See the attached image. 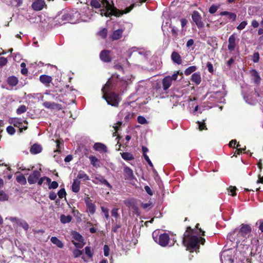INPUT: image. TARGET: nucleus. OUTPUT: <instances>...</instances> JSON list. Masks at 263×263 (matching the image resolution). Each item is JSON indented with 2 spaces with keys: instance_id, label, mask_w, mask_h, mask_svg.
<instances>
[{
  "instance_id": "nucleus-1",
  "label": "nucleus",
  "mask_w": 263,
  "mask_h": 263,
  "mask_svg": "<svg viewBox=\"0 0 263 263\" xmlns=\"http://www.w3.org/2000/svg\"><path fill=\"white\" fill-rule=\"evenodd\" d=\"M90 6L95 8H100L102 6L104 8L101 9L100 14L102 16L110 17L114 15L116 17H119L123 14H126L130 12V11L135 7V4H133L129 7H127L124 10H120L114 5H110L109 2L107 0H91L90 2Z\"/></svg>"
},
{
  "instance_id": "nucleus-2",
  "label": "nucleus",
  "mask_w": 263,
  "mask_h": 263,
  "mask_svg": "<svg viewBox=\"0 0 263 263\" xmlns=\"http://www.w3.org/2000/svg\"><path fill=\"white\" fill-rule=\"evenodd\" d=\"M194 231H185L182 238V244L190 253L199 252L200 245L205 243V239L195 235Z\"/></svg>"
},
{
  "instance_id": "nucleus-3",
  "label": "nucleus",
  "mask_w": 263,
  "mask_h": 263,
  "mask_svg": "<svg viewBox=\"0 0 263 263\" xmlns=\"http://www.w3.org/2000/svg\"><path fill=\"white\" fill-rule=\"evenodd\" d=\"M102 98L106 101L108 104L114 107H118L121 101L119 95L114 92L103 93Z\"/></svg>"
},
{
  "instance_id": "nucleus-4",
  "label": "nucleus",
  "mask_w": 263,
  "mask_h": 263,
  "mask_svg": "<svg viewBox=\"0 0 263 263\" xmlns=\"http://www.w3.org/2000/svg\"><path fill=\"white\" fill-rule=\"evenodd\" d=\"M9 122L11 124H13L14 126L19 128L20 133L23 132V130H26L27 128V125H23V123L26 125L28 124L26 120H23L21 118H14L9 120Z\"/></svg>"
},
{
  "instance_id": "nucleus-5",
  "label": "nucleus",
  "mask_w": 263,
  "mask_h": 263,
  "mask_svg": "<svg viewBox=\"0 0 263 263\" xmlns=\"http://www.w3.org/2000/svg\"><path fill=\"white\" fill-rule=\"evenodd\" d=\"M7 219L10 220L13 223V226L17 228L23 229L25 230H27L29 228L28 224L23 219L13 217L6 218Z\"/></svg>"
},
{
  "instance_id": "nucleus-6",
  "label": "nucleus",
  "mask_w": 263,
  "mask_h": 263,
  "mask_svg": "<svg viewBox=\"0 0 263 263\" xmlns=\"http://www.w3.org/2000/svg\"><path fill=\"white\" fill-rule=\"evenodd\" d=\"M155 231H154L153 233V237L155 241L157 242V237H155ZM169 240L170 236L168 234L166 233H163L160 235L158 243L162 247H165L168 245Z\"/></svg>"
},
{
  "instance_id": "nucleus-7",
  "label": "nucleus",
  "mask_w": 263,
  "mask_h": 263,
  "mask_svg": "<svg viewBox=\"0 0 263 263\" xmlns=\"http://www.w3.org/2000/svg\"><path fill=\"white\" fill-rule=\"evenodd\" d=\"M136 232L137 231H126L124 235V239L126 242L129 243V245L135 244L137 241L135 236Z\"/></svg>"
},
{
  "instance_id": "nucleus-8",
  "label": "nucleus",
  "mask_w": 263,
  "mask_h": 263,
  "mask_svg": "<svg viewBox=\"0 0 263 263\" xmlns=\"http://www.w3.org/2000/svg\"><path fill=\"white\" fill-rule=\"evenodd\" d=\"M192 18L198 28H201L204 26V24L201 21V17L198 11H194L193 12Z\"/></svg>"
},
{
  "instance_id": "nucleus-9",
  "label": "nucleus",
  "mask_w": 263,
  "mask_h": 263,
  "mask_svg": "<svg viewBox=\"0 0 263 263\" xmlns=\"http://www.w3.org/2000/svg\"><path fill=\"white\" fill-rule=\"evenodd\" d=\"M84 201L86 205L87 211L91 215L93 214L96 211V205L92 200L87 197L84 199Z\"/></svg>"
},
{
  "instance_id": "nucleus-10",
  "label": "nucleus",
  "mask_w": 263,
  "mask_h": 263,
  "mask_svg": "<svg viewBox=\"0 0 263 263\" xmlns=\"http://www.w3.org/2000/svg\"><path fill=\"white\" fill-rule=\"evenodd\" d=\"M41 176V173L37 170L34 171L28 178V182L29 184L35 183Z\"/></svg>"
},
{
  "instance_id": "nucleus-11",
  "label": "nucleus",
  "mask_w": 263,
  "mask_h": 263,
  "mask_svg": "<svg viewBox=\"0 0 263 263\" xmlns=\"http://www.w3.org/2000/svg\"><path fill=\"white\" fill-rule=\"evenodd\" d=\"M110 51L107 50H103L100 53V59L104 62L108 63L111 61L110 55Z\"/></svg>"
},
{
  "instance_id": "nucleus-12",
  "label": "nucleus",
  "mask_w": 263,
  "mask_h": 263,
  "mask_svg": "<svg viewBox=\"0 0 263 263\" xmlns=\"http://www.w3.org/2000/svg\"><path fill=\"white\" fill-rule=\"evenodd\" d=\"M43 106L46 108L52 109L61 110L62 109V106L61 104L49 101L44 102Z\"/></svg>"
},
{
  "instance_id": "nucleus-13",
  "label": "nucleus",
  "mask_w": 263,
  "mask_h": 263,
  "mask_svg": "<svg viewBox=\"0 0 263 263\" xmlns=\"http://www.w3.org/2000/svg\"><path fill=\"white\" fill-rule=\"evenodd\" d=\"M45 6L44 0H36L32 4V7L35 11L41 10Z\"/></svg>"
},
{
  "instance_id": "nucleus-14",
  "label": "nucleus",
  "mask_w": 263,
  "mask_h": 263,
  "mask_svg": "<svg viewBox=\"0 0 263 263\" xmlns=\"http://www.w3.org/2000/svg\"><path fill=\"white\" fill-rule=\"evenodd\" d=\"M123 175L126 180H131L134 178L133 170L127 166L124 168Z\"/></svg>"
},
{
  "instance_id": "nucleus-15",
  "label": "nucleus",
  "mask_w": 263,
  "mask_h": 263,
  "mask_svg": "<svg viewBox=\"0 0 263 263\" xmlns=\"http://www.w3.org/2000/svg\"><path fill=\"white\" fill-rule=\"evenodd\" d=\"M229 45L228 48L230 51H233L236 46V36L234 34H232L228 40Z\"/></svg>"
},
{
  "instance_id": "nucleus-16",
  "label": "nucleus",
  "mask_w": 263,
  "mask_h": 263,
  "mask_svg": "<svg viewBox=\"0 0 263 263\" xmlns=\"http://www.w3.org/2000/svg\"><path fill=\"white\" fill-rule=\"evenodd\" d=\"M123 30L122 29H118L114 30L110 35V38L112 40H117L121 38L122 36Z\"/></svg>"
},
{
  "instance_id": "nucleus-17",
  "label": "nucleus",
  "mask_w": 263,
  "mask_h": 263,
  "mask_svg": "<svg viewBox=\"0 0 263 263\" xmlns=\"http://www.w3.org/2000/svg\"><path fill=\"white\" fill-rule=\"evenodd\" d=\"M40 81L46 86H48L49 84L51 83L52 78L51 77L43 74L40 77Z\"/></svg>"
},
{
  "instance_id": "nucleus-18",
  "label": "nucleus",
  "mask_w": 263,
  "mask_h": 263,
  "mask_svg": "<svg viewBox=\"0 0 263 263\" xmlns=\"http://www.w3.org/2000/svg\"><path fill=\"white\" fill-rule=\"evenodd\" d=\"M162 85L164 90H167L171 86L172 82L171 80V76H166L162 80Z\"/></svg>"
},
{
  "instance_id": "nucleus-19",
  "label": "nucleus",
  "mask_w": 263,
  "mask_h": 263,
  "mask_svg": "<svg viewBox=\"0 0 263 263\" xmlns=\"http://www.w3.org/2000/svg\"><path fill=\"white\" fill-rule=\"evenodd\" d=\"M93 148L96 151L100 152H106L107 147L106 146L101 143H96L93 145Z\"/></svg>"
},
{
  "instance_id": "nucleus-20",
  "label": "nucleus",
  "mask_w": 263,
  "mask_h": 263,
  "mask_svg": "<svg viewBox=\"0 0 263 263\" xmlns=\"http://www.w3.org/2000/svg\"><path fill=\"white\" fill-rule=\"evenodd\" d=\"M42 147L41 145L35 143L31 147L30 149V153L32 154H37L41 152Z\"/></svg>"
},
{
  "instance_id": "nucleus-21",
  "label": "nucleus",
  "mask_w": 263,
  "mask_h": 263,
  "mask_svg": "<svg viewBox=\"0 0 263 263\" xmlns=\"http://www.w3.org/2000/svg\"><path fill=\"white\" fill-rule=\"evenodd\" d=\"M124 115H125L124 120L126 121H128L130 119L134 118L135 116V114L134 113L125 111V110H121L119 114V116L122 117Z\"/></svg>"
},
{
  "instance_id": "nucleus-22",
  "label": "nucleus",
  "mask_w": 263,
  "mask_h": 263,
  "mask_svg": "<svg viewBox=\"0 0 263 263\" xmlns=\"http://www.w3.org/2000/svg\"><path fill=\"white\" fill-rule=\"evenodd\" d=\"M171 58L173 61L177 64H181L182 63L181 57L177 52L174 51L172 52Z\"/></svg>"
},
{
  "instance_id": "nucleus-23",
  "label": "nucleus",
  "mask_w": 263,
  "mask_h": 263,
  "mask_svg": "<svg viewBox=\"0 0 263 263\" xmlns=\"http://www.w3.org/2000/svg\"><path fill=\"white\" fill-rule=\"evenodd\" d=\"M96 180H98L100 184H104L109 189L112 188V186L102 176H99L95 177Z\"/></svg>"
},
{
  "instance_id": "nucleus-24",
  "label": "nucleus",
  "mask_w": 263,
  "mask_h": 263,
  "mask_svg": "<svg viewBox=\"0 0 263 263\" xmlns=\"http://www.w3.org/2000/svg\"><path fill=\"white\" fill-rule=\"evenodd\" d=\"M220 15L222 16L227 15L230 20L234 21L236 18V14L234 13L228 11H222L220 13Z\"/></svg>"
},
{
  "instance_id": "nucleus-25",
  "label": "nucleus",
  "mask_w": 263,
  "mask_h": 263,
  "mask_svg": "<svg viewBox=\"0 0 263 263\" xmlns=\"http://www.w3.org/2000/svg\"><path fill=\"white\" fill-rule=\"evenodd\" d=\"M71 188L72 192L78 193L80 189V181L78 179H74Z\"/></svg>"
},
{
  "instance_id": "nucleus-26",
  "label": "nucleus",
  "mask_w": 263,
  "mask_h": 263,
  "mask_svg": "<svg viewBox=\"0 0 263 263\" xmlns=\"http://www.w3.org/2000/svg\"><path fill=\"white\" fill-rule=\"evenodd\" d=\"M251 74L253 77L254 82L257 84H259L261 79L257 71L255 69H253L251 71Z\"/></svg>"
},
{
  "instance_id": "nucleus-27",
  "label": "nucleus",
  "mask_w": 263,
  "mask_h": 263,
  "mask_svg": "<svg viewBox=\"0 0 263 263\" xmlns=\"http://www.w3.org/2000/svg\"><path fill=\"white\" fill-rule=\"evenodd\" d=\"M191 80L196 84H199L201 81V76L199 72L194 73L192 76Z\"/></svg>"
},
{
  "instance_id": "nucleus-28",
  "label": "nucleus",
  "mask_w": 263,
  "mask_h": 263,
  "mask_svg": "<svg viewBox=\"0 0 263 263\" xmlns=\"http://www.w3.org/2000/svg\"><path fill=\"white\" fill-rule=\"evenodd\" d=\"M50 241L59 248L62 249L64 247V244L63 242L55 236L52 237L50 239Z\"/></svg>"
},
{
  "instance_id": "nucleus-29",
  "label": "nucleus",
  "mask_w": 263,
  "mask_h": 263,
  "mask_svg": "<svg viewBox=\"0 0 263 263\" xmlns=\"http://www.w3.org/2000/svg\"><path fill=\"white\" fill-rule=\"evenodd\" d=\"M76 179H78V180L81 179L83 181H87L89 179V176L84 172L80 171L78 173Z\"/></svg>"
},
{
  "instance_id": "nucleus-30",
  "label": "nucleus",
  "mask_w": 263,
  "mask_h": 263,
  "mask_svg": "<svg viewBox=\"0 0 263 263\" xmlns=\"http://www.w3.org/2000/svg\"><path fill=\"white\" fill-rule=\"evenodd\" d=\"M72 217L70 215H61L60 220L63 223H68L71 221Z\"/></svg>"
},
{
  "instance_id": "nucleus-31",
  "label": "nucleus",
  "mask_w": 263,
  "mask_h": 263,
  "mask_svg": "<svg viewBox=\"0 0 263 263\" xmlns=\"http://www.w3.org/2000/svg\"><path fill=\"white\" fill-rule=\"evenodd\" d=\"M122 157L125 160H131L134 159L133 155L129 153L125 152L121 154Z\"/></svg>"
},
{
  "instance_id": "nucleus-32",
  "label": "nucleus",
  "mask_w": 263,
  "mask_h": 263,
  "mask_svg": "<svg viewBox=\"0 0 263 263\" xmlns=\"http://www.w3.org/2000/svg\"><path fill=\"white\" fill-rule=\"evenodd\" d=\"M112 86V81L111 79H109L106 82L104 86L102 88V91L103 93H106V90L109 89Z\"/></svg>"
},
{
  "instance_id": "nucleus-33",
  "label": "nucleus",
  "mask_w": 263,
  "mask_h": 263,
  "mask_svg": "<svg viewBox=\"0 0 263 263\" xmlns=\"http://www.w3.org/2000/svg\"><path fill=\"white\" fill-rule=\"evenodd\" d=\"M73 238L80 242H82L83 241V237L77 231H73Z\"/></svg>"
},
{
  "instance_id": "nucleus-34",
  "label": "nucleus",
  "mask_w": 263,
  "mask_h": 263,
  "mask_svg": "<svg viewBox=\"0 0 263 263\" xmlns=\"http://www.w3.org/2000/svg\"><path fill=\"white\" fill-rule=\"evenodd\" d=\"M8 82L12 86H15L18 83V80L15 77H10L8 78Z\"/></svg>"
},
{
  "instance_id": "nucleus-35",
  "label": "nucleus",
  "mask_w": 263,
  "mask_h": 263,
  "mask_svg": "<svg viewBox=\"0 0 263 263\" xmlns=\"http://www.w3.org/2000/svg\"><path fill=\"white\" fill-rule=\"evenodd\" d=\"M170 28H171V33H172V35L176 39H177V36H178V30L177 29V28L174 26H172V25H170Z\"/></svg>"
},
{
  "instance_id": "nucleus-36",
  "label": "nucleus",
  "mask_w": 263,
  "mask_h": 263,
  "mask_svg": "<svg viewBox=\"0 0 263 263\" xmlns=\"http://www.w3.org/2000/svg\"><path fill=\"white\" fill-rule=\"evenodd\" d=\"M197 68L195 66H192L188 67L184 71V74L186 76H189L191 74L192 72H194L196 70Z\"/></svg>"
},
{
  "instance_id": "nucleus-37",
  "label": "nucleus",
  "mask_w": 263,
  "mask_h": 263,
  "mask_svg": "<svg viewBox=\"0 0 263 263\" xmlns=\"http://www.w3.org/2000/svg\"><path fill=\"white\" fill-rule=\"evenodd\" d=\"M27 111V107L24 105H21L17 109L16 113L18 115H21L25 112Z\"/></svg>"
},
{
  "instance_id": "nucleus-38",
  "label": "nucleus",
  "mask_w": 263,
  "mask_h": 263,
  "mask_svg": "<svg viewBox=\"0 0 263 263\" xmlns=\"http://www.w3.org/2000/svg\"><path fill=\"white\" fill-rule=\"evenodd\" d=\"M8 196L2 190H0V201H5L8 200Z\"/></svg>"
},
{
  "instance_id": "nucleus-39",
  "label": "nucleus",
  "mask_w": 263,
  "mask_h": 263,
  "mask_svg": "<svg viewBox=\"0 0 263 263\" xmlns=\"http://www.w3.org/2000/svg\"><path fill=\"white\" fill-rule=\"evenodd\" d=\"M16 181L23 184H25L26 183V179L25 176L21 174L16 177Z\"/></svg>"
},
{
  "instance_id": "nucleus-40",
  "label": "nucleus",
  "mask_w": 263,
  "mask_h": 263,
  "mask_svg": "<svg viewBox=\"0 0 263 263\" xmlns=\"http://www.w3.org/2000/svg\"><path fill=\"white\" fill-rule=\"evenodd\" d=\"M118 209L114 208L111 211V215L112 217H114L116 220L119 218V215L118 214Z\"/></svg>"
},
{
  "instance_id": "nucleus-41",
  "label": "nucleus",
  "mask_w": 263,
  "mask_h": 263,
  "mask_svg": "<svg viewBox=\"0 0 263 263\" xmlns=\"http://www.w3.org/2000/svg\"><path fill=\"white\" fill-rule=\"evenodd\" d=\"M130 210L137 215H140V210L136 203L134 204V205H133V206L131 208Z\"/></svg>"
},
{
  "instance_id": "nucleus-42",
  "label": "nucleus",
  "mask_w": 263,
  "mask_h": 263,
  "mask_svg": "<svg viewBox=\"0 0 263 263\" xmlns=\"http://www.w3.org/2000/svg\"><path fill=\"white\" fill-rule=\"evenodd\" d=\"M182 75V72H180V71H177L176 72H175L172 76H171V80L172 82L173 81H176L178 79V75Z\"/></svg>"
},
{
  "instance_id": "nucleus-43",
  "label": "nucleus",
  "mask_w": 263,
  "mask_h": 263,
  "mask_svg": "<svg viewBox=\"0 0 263 263\" xmlns=\"http://www.w3.org/2000/svg\"><path fill=\"white\" fill-rule=\"evenodd\" d=\"M124 203L128 208H129L130 209L133 206V205H134V204H135L136 202L133 200H127L125 201Z\"/></svg>"
},
{
  "instance_id": "nucleus-44",
  "label": "nucleus",
  "mask_w": 263,
  "mask_h": 263,
  "mask_svg": "<svg viewBox=\"0 0 263 263\" xmlns=\"http://www.w3.org/2000/svg\"><path fill=\"white\" fill-rule=\"evenodd\" d=\"M138 123L141 124H144L147 123V121L146 119L143 116H138L137 118Z\"/></svg>"
},
{
  "instance_id": "nucleus-45",
  "label": "nucleus",
  "mask_w": 263,
  "mask_h": 263,
  "mask_svg": "<svg viewBox=\"0 0 263 263\" xmlns=\"http://www.w3.org/2000/svg\"><path fill=\"white\" fill-rule=\"evenodd\" d=\"M102 213H104V216L106 219H108L109 218V215L108 213V209L104 207L101 206V208Z\"/></svg>"
},
{
  "instance_id": "nucleus-46",
  "label": "nucleus",
  "mask_w": 263,
  "mask_h": 263,
  "mask_svg": "<svg viewBox=\"0 0 263 263\" xmlns=\"http://www.w3.org/2000/svg\"><path fill=\"white\" fill-rule=\"evenodd\" d=\"M219 6L212 5L209 8V12L211 14H214L218 10Z\"/></svg>"
},
{
  "instance_id": "nucleus-47",
  "label": "nucleus",
  "mask_w": 263,
  "mask_h": 263,
  "mask_svg": "<svg viewBox=\"0 0 263 263\" xmlns=\"http://www.w3.org/2000/svg\"><path fill=\"white\" fill-rule=\"evenodd\" d=\"M85 252L86 255L89 257L90 258L92 256V253H91L90 248L89 247H86L85 248Z\"/></svg>"
},
{
  "instance_id": "nucleus-48",
  "label": "nucleus",
  "mask_w": 263,
  "mask_h": 263,
  "mask_svg": "<svg viewBox=\"0 0 263 263\" xmlns=\"http://www.w3.org/2000/svg\"><path fill=\"white\" fill-rule=\"evenodd\" d=\"M7 132H8V133L11 135H13V134H14L15 132V128L12 126H9L7 127Z\"/></svg>"
},
{
  "instance_id": "nucleus-49",
  "label": "nucleus",
  "mask_w": 263,
  "mask_h": 263,
  "mask_svg": "<svg viewBox=\"0 0 263 263\" xmlns=\"http://www.w3.org/2000/svg\"><path fill=\"white\" fill-rule=\"evenodd\" d=\"M66 195V191L64 189H61L58 193V195L60 198H62Z\"/></svg>"
},
{
  "instance_id": "nucleus-50",
  "label": "nucleus",
  "mask_w": 263,
  "mask_h": 263,
  "mask_svg": "<svg viewBox=\"0 0 263 263\" xmlns=\"http://www.w3.org/2000/svg\"><path fill=\"white\" fill-rule=\"evenodd\" d=\"M99 35L101 36L103 38H105L107 34V30L106 28H103L101 30L99 33Z\"/></svg>"
},
{
  "instance_id": "nucleus-51",
  "label": "nucleus",
  "mask_w": 263,
  "mask_h": 263,
  "mask_svg": "<svg viewBox=\"0 0 263 263\" xmlns=\"http://www.w3.org/2000/svg\"><path fill=\"white\" fill-rule=\"evenodd\" d=\"M59 186V184L57 182V181H52L50 183V185H49V189H57Z\"/></svg>"
},
{
  "instance_id": "nucleus-52",
  "label": "nucleus",
  "mask_w": 263,
  "mask_h": 263,
  "mask_svg": "<svg viewBox=\"0 0 263 263\" xmlns=\"http://www.w3.org/2000/svg\"><path fill=\"white\" fill-rule=\"evenodd\" d=\"M247 21H243L237 27V29H238V30H242L243 29H244L245 28V27L246 26V25H247Z\"/></svg>"
},
{
  "instance_id": "nucleus-53",
  "label": "nucleus",
  "mask_w": 263,
  "mask_h": 263,
  "mask_svg": "<svg viewBox=\"0 0 263 263\" xmlns=\"http://www.w3.org/2000/svg\"><path fill=\"white\" fill-rule=\"evenodd\" d=\"M104 254L105 256H108L109 254V248L107 245H105L103 248Z\"/></svg>"
},
{
  "instance_id": "nucleus-54",
  "label": "nucleus",
  "mask_w": 263,
  "mask_h": 263,
  "mask_svg": "<svg viewBox=\"0 0 263 263\" xmlns=\"http://www.w3.org/2000/svg\"><path fill=\"white\" fill-rule=\"evenodd\" d=\"M141 206L144 209H151L152 207V203L150 202L145 203H142L141 204Z\"/></svg>"
},
{
  "instance_id": "nucleus-55",
  "label": "nucleus",
  "mask_w": 263,
  "mask_h": 263,
  "mask_svg": "<svg viewBox=\"0 0 263 263\" xmlns=\"http://www.w3.org/2000/svg\"><path fill=\"white\" fill-rule=\"evenodd\" d=\"M229 192L230 193H231V195L233 196H234L236 195V187L235 186H230L229 189Z\"/></svg>"
},
{
  "instance_id": "nucleus-56",
  "label": "nucleus",
  "mask_w": 263,
  "mask_h": 263,
  "mask_svg": "<svg viewBox=\"0 0 263 263\" xmlns=\"http://www.w3.org/2000/svg\"><path fill=\"white\" fill-rule=\"evenodd\" d=\"M203 121H204V120ZM199 126V129L200 130H202L203 129H206V126L205 125V123L204 122H197Z\"/></svg>"
},
{
  "instance_id": "nucleus-57",
  "label": "nucleus",
  "mask_w": 263,
  "mask_h": 263,
  "mask_svg": "<svg viewBox=\"0 0 263 263\" xmlns=\"http://www.w3.org/2000/svg\"><path fill=\"white\" fill-rule=\"evenodd\" d=\"M259 60V54L258 52H255L253 55V61L254 63H257Z\"/></svg>"
},
{
  "instance_id": "nucleus-58",
  "label": "nucleus",
  "mask_w": 263,
  "mask_h": 263,
  "mask_svg": "<svg viewBox=\"0 0 263 263\" xmlns=\"http://www.w3.org/2000/svg\"><path fill=\"white\" fill-rule=\"evenodd\" d=\"M61 20L62 21H69L70 20V16L68 13H65L62 15Z\"/></svg>"
},
{
  "instance_id": "nucleus-59",
  "label": "nucleus",
  "mask_w": 263,
  "mask_h": 263,
  "mask_svg": "<svg viewBox=\"0 0 263 263\" xmlns=\"http://www.w3.org/2000/svg\"><path fill=\"white\" fill-rule=\"evenodd\" d=\"M8 61L7 59L4 57H0V66L2 67L5 66Z\"/></svg>"
},
{
  "instance_id": "nucleus-60",
  "label": "nucleus",
  "mask_w": 263,
  "mask_h": 263,
  "mask_svg": "<svg viewBox=\"0 0 263 263\" xmlns=\"http://www.w3.org/2000/svg\"><path fill=\"white\" fill-rule=\"evenodd\" d=\"M74 257H78L82 254V252L78 249H75L73 251Z\"/></svg>"
},
{
  "instance_id": "nucleus-61",
  "label": "nucleus",
  "mask_w": 263,
  "mask_h": 263,
  "mask_svg": "<svg viewBox=\"0 0 263 263\" xmlns=\"http://www.w3.org/2000/svg\"><path fill=\"white\" fill-rule=\"evenodd\" d=\"M206 67H207L208 71L210 73L213 72V71H214L213 67V65L211 63L208 62L206 64Z\"/></svg>"
},
{
  "instance_id": "nucleus-62",
  "label": "nucleus",
  "mask_w": 263,
  "mask_h": 263,
  "mask_svg": "<svg viewBox=\"0 0 263 263\" xmlns=\"http://www.w3.org/2000/svg\"><path fill=\"white\" fill-rule=\"evenodd\" d=\"M240 230H251V228L249 224H242Z\"/></svg>"
},
{
  "instance_id": "nucleus-63",
  "label": "nucleus",
  "mask_w": 263,
  "mask_h": 263,
  "mask_svg": "<svg viewBox=\"0 0 263 263\" xmlns=\"http://www.w3.org/2000/svg\"><path fill=\"white\" fill-rule=\"evenodd\" d=\"M91 163L93 165L96 166L95 163L98 161V159L95 156H91L89 158Z\"/></svg>"
},
{
  "instance_id": "nucleus-64",
  "label": "nucleus",
  "mask_w": 263,
  "mask_h": 263,
  "mask_svg": "<svg viewBox=\"0 0 263 263\" xmlns=\"http://www.w3.org/2000/svg\"><path fill=\"white\" fill-rule=\"evenodd\" d=\"M57 194L54 192H50L49 193V198L50 200H54L57 198Z\"/></svg>"
}]
</instances>
